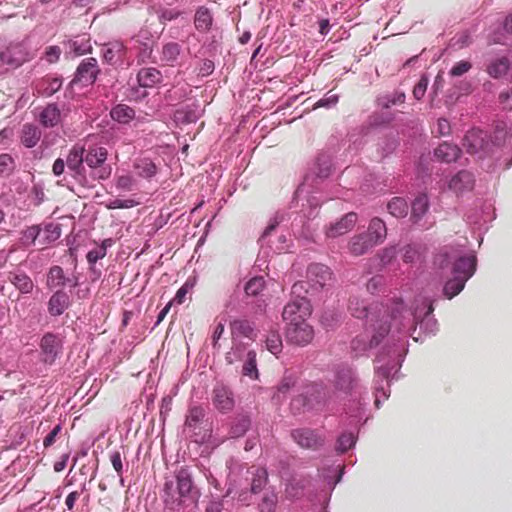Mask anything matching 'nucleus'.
I'll return each instance as SVG.
<instances>
[{
    "label": "nucleus",
    "instance_id": "1",
    "mask_svg": "<svg viewBox=\"0 0 512 512\" xmlns=\"http://www.w3.org/2000/svg\"><path fill=\"white\" fill-rule=\"evenodd\" d=\"M164 503L171 510H177L187 501L196 502L198 491L192 480V473L183 466L175 471V481L164 484Z\"/></svg>",
    "mask_w": 512,
    "mask_h": 512
},
{
    "label": "nucleus",
    "instance_id": "2",
    "mask_svg": "<svg viewBox=\"0 0 512 512\" xmlns=\"http://www.w3.org/2000/svg\"><path fill=\"white\" fill-rule=\"evenodd\" d=\"M453 260L452 273L454 276H467L471 278L476 270L477 258L475 255L461 256L454 249H445L435 257V263L441 268Z\"/></svg>",
    "mask_w": 512,
    "mask_h": 512
},
{
    "label": "nucleus",
    "instance_id": "3",
    "mask_svg": "<svg viewBox=\"0 0 512 512\" xmlns=\"http://www.w3.org/2000/svg\"><path fill=\"white\" fill-rule=\"evenodd\" d=\"M108 151L105 147L93 145L87 150L84 148V163L90 169V178L106 180L111 176L112 167L106 164Z\"/></svg>",
    "mask_w": 512,
    "mask_h": 512
},
{
    "label": "nucleus",
    "instance_id": "4",
    "mask_svg": "<svg viewBox=\"0 0 512 512\" xmlns=\"http://www.w3.org/2000/svg\"><path fill=\"white\" fill-rule=\"evenodd\" d=\"M84 146L75 144L66 156V165L72 176L82 184H88L86 168L84 166Z\"/></svg>",
    "mask_w": 512,
    "mask_h": 512
},
{
    "label": "nucleus",
    "instance_id": "5",
    "mask_svg": "<svg viewBox=\"0 0 512 512\" xmlns=\"http://www.w3.org/2000/svg\"><path fill=\"white\" fill-rule=\"evenodd\" d=\"M63 341L59 335L46 333L40 341L41 360L48 365L55 363L62 354Z\"/></svg>",
    "mask_w": 512,
    "mask_h": 512
},
{
    "label": "nucleus",
    "instance_id": "6",
    "mask_svg": "<svg viewBox=\"0 0 512 512\" xmlns=\"http://www.w3.org/2000/svg\"><path fill=\"white\" fill-rule=\"evenodd\" d=\"M311 314L310 303L305 298H299L289 302L283 309V320L289 326L292 323L305 321Z\"/></svg>",
    "mask_w": 512,
    "mask_h": 512
},
{
    "label": "nucleus",
    "instance_id": "7",
    "mask_svg": "<svg viewBox=\"0 0 512 512\" xmlns=\"http://www.w3.org/2000/svg\"><path fill=\"white\" fill-rule=\"evenodd\" d=\"M29 60V54L22 43H10L0 52L2 64L11 68H17Z\"/></svg>",
    "mask_w": 512,
    "mask_h": 512
},
{
    "label": "nucleus",
    "instance_id": "8",
    "mask_svg": "<svg viewBox=\"0 0 512 512\" xmlns=\"http://www.w3.org/2000/svg\"><path fill=\"white\" fill-rule=\"evenodd\" d=\"M99 72L100 69L98 67L97 60L92 57L85 58L77 67L72 82L75 84L80 83L83 86L92 85L95 82Z\"/></svg>",
    "mask_w": 512,
    "mask_h": 512
},
{
    "label": "nucleus",
    "instance_id": "9",
    "mask_svg": "<svg viewBox=\"0 0 512 512\" xmlns=\"http://www.w3.org/2000/svg\"><path fill=\"white\" fill-rule=\"evenodd\" d=\"M211 399L213 406L221 413L231 412L235 406L233 392L221 383L214 386Z\"/></svg>",
    "mask_w": 512,
    "mask_h": 512
},
{
    "label": "nucleus",
    "instance_id": "10",
    "mask_svg": "<svg viewBox=\"0 0 512 512\" xmlns=\"http://www.w3.org/2000/svg\"><path fill=\"white\" fill-rule=\"evenodd\" d=\"M313 336V328L306 322V320L299 323H292L287 326L286 329V337L288 341L297 345H307L311 342Z\"/></svg>",
    "mask_w": 512,
    "mask_h": 512
},
{
    "label": "nucleus",
    "instance_id": "11",
    "mask_svg": "<svg viewBox=\"0 0 512 512\" xmlns=\"http://www.w3.org/2000/svg\"><path fill=\"white\" fill-rule=\"evenodd\" d=\"M307 277L312 287L314 288H324L331 286L333 283V277L330 268L319 263L309 265L307 270Z\"/></svg>",
    "mask_w": 512,
    "mask_h": 512
},
{
    "label": "nucleus",
    "instance_id": "12",
    "mask_svg": "<svg viewBox=\"0 0 512 512\" xmlns=\"http://www.w3.org/2000/svg\"><path fill=\"white\" fill-rule=\"evenodd\" d=\"M390 325L387 321H383L378 327L374 328L375 333L372 335L369 342L366 341V336H358L352 340L351 346L355 351H365L368 348H373L379 345L382 339L388 334Z\"/></svg>",
    "mask_w": 512,
    "mask_h": 512
},
{
    "label": "nucleus",
    "instance_id": "13",
    "mask_svg": "<svg viewBox=\"0 0 512 512\" xmlns=\"http://www.w3.org/2000/svg\"><path fill=\"white\" fill-rule=\"evenodd\" d=\"M293 439L305 449L316 450L324 444V437L309 428L296 429L292 432Z\"/></svg>",
    "mask_w": 512,
    "mask_h": 512
},
{
    "label": "nucleus",
    "instance_id": "14",
    "mask_svg": "<svg viewBox=\"0 0 512 512\" xmlns=\"http://www.w3.org/2000/svg\"><path fill=\"white\" fill-rule=\"evenodd\" d=\"M488 144L487 134L479 129L469 130L463 140V146L470 154H477L481 151H485Z\"/></svg>",
    "mask_w": 512,
    "mask_h": 512
},
{
    "label": "nucleus",
    "instance_id": "15",
    "mask_svg": "<svg viewBox=\"0 0 512 512\" xmlns=\"http://www.w3.org/2000/svg\"><path fill=\"white\" fill-rule=\"evenodd\" d=\"M335 388L344 392L350 393L357 385V378L353 369L349 366H340L336 370Z\"/></svg>",
    "mask_w": 512,
    "mask_h": 512
},
{
    "label": "nucleus",
    "instance_id": "16",
    "mask_svg": "<svg viewBox=\"0 0 512 512\" xmlns=\"http://www.w3.org/2000/svg\"><path fill=\"white\" fill-rule=\"evenodd\" d=\"M62 87V79L54 75H46L34 82L36 93L43 97H50Z\"/></svg>",
    "mask_w": 512,
    "mask_h": 512
},
{
    "label": "nucleus",
    "instance_id": "17",
    "mask_svg": "<svg viewBox=\"0 0 512 512\" xmlns=\"http://www.w3.org/2000/svg\"><path fill=\"white\" fill-rule=\"evenodd\" d=\"M357 214L349 212L344 215L339 221L332 223L326 229V235L331 238L339 237L346 234L355 226L357 222Z\"/></svg>",
    "mask_w": 512,
    "mask_h": 512
},
{
    "label": "nucleus",
    "instance_id": "18",
    "mask_svg": "<svg viewBox=\"0 0 512 512\" xmlns=\"http://www.w3.org/2000/svg\"><path fill=\"white\" fill-rule=\"evenodd\" d=\"M38 121L44 127H55L61 123L62 114L59 107L52 103L42 108L38 113Z\"/></svg>",
    "mask_w": 512,
    "mask_h": 512
},
{
    "label": "nucleus",
    "instance_id": "19",
    "mask_svg": "<svg viewBox=\"0 0 512 512\" xmlns=\"http://www.w3.org/2000/svg\"><path fill=\"white\" fill-rule=\"evenodd\" d=\"M365 234L374 246L379 245L387 236L386 224L380 218L375 217L371 219L368 230Z\"/></svg>",
    "mask_w": 512,
    "mask_h": 512
},
{
    "label": "nucleus",
    "instance_id": "20",
    "mask_svg": "<svg viewBox=\"0 0 512 512\" xmlns=\"http://www.w3.org/2000/svg\"><path fill=\"white\" fill-rule=\"evenodd\" d=\"M70 306L68 294L62 290L56 291L48 301V312L52 316H60Z\"/></svg>",
    "mask_w": 512,
    "mask_h": 512
},
{
    "label": "nucleus",
    "instance_id": "21",
    "mask_svg": "<svg viewBox=\"0 0 512 512\" xmlns=\"http://www.w3.org/2000/svg\"><path fill=\"white\" fill-rule=\"evenodd\" d=\"M103 59L111 65L122 62L125 56V47L121 42H110L102 49Z\"/></svg>",
    "mask_w": 512,
    "mask_h": 512
},
{
    "label": "nucleus",
    "instance_id": "22",
    "mask_svg": "<svg viewBox=\"0 0 512 512\" xmlns=\"http://www.w3.org/2000/svg\"><path fill=\"white\" fill-rule=\"evenodd\" d=\"M161 72L154 67H146L139 70L137 81L141 87L152 88L162 82Z\"/></svg>",
    "mask_w": 512,
    "mask_h": 512
},
{
    "label": "nucleus",
    "instance_id": "23",
    "mask_svg": "<svg viewBox=\"0 0 512 512\" xmlns=\"http://www.w3.org/2000/svg\"><path fill=\"white\" fill-rule=\"evenodd\" d=\"M474 183L472 173L468 171H460L449 182V188L455 193H461L465 190L471 189Z\"/></svg>",
    "mask_w": 512,
    "mask_h": 512
},
{
    "label": "nucleus",
    "instance_id": "24",
    "mask_svg": "<svg viewBox=\"0 0 512 512\" xmlns=\"http://www.w3.org/2000/svg\"><path fill=\"white\" fill-rule=\"evenodd\" d=\"M373 247L368 236L363 233L353 236L348 243V250L354 256L363 255Z\"/></svg>",
    "mask_w": 512,
    "mask_h": 512
},
{
    "label": "nucleus",
    "instance_id": "25",
    "mask_svg": "<svg viewBox=\"0 0 512 512\" xmlns=\"http://www.w3.org/2000/svg\"><path fill=\"white\" fill-rule=\"evenodd\" d=\"M460 152L458 146L443 142L435 149L434 154L439 160L450 163L458 159Z\"/></svg>",
    "mask_w": 512,
    "mask_h": 512
},
{
    "label": "nucleus",
    "instance_id": "26",
    "mask_svg": "<svg viewBox=\"0 0 512 512\" xmlns=\"http://www.w3.org/2000/svg\"><path fill=\"white\" fill-rule=\"evenodd\" d=\"M61 236V227L59 224L48 223L43 229L40 228L39 246H45L55 242Z\"/></svg>",
    "mask_w": 512,
    "mask_h": 512
},
{
    "label": "nucleus",
    "instance_id": "27",
    "mask_svg": "<svg viewBox=\"0 0 512 512\" xmlns=\"http://www.w3.org/2000/svg\"><path fill=\"white\" fill-rule=\"evenodd\" d=\"M230 330L232 338L245 337L253 340L256 337L253 326L247 320H233L230 323Z\"/></svg>",
    "mask_w": 512,
    "mask_h": 512
},
{
    "label": "nucleus",
    "instance_id": "28",
    "mask_svg": "<svg viewBox=\"0 0 512 512\" xmlns=\"http://www.w3.org/2000/svg\"><path fill=\"white\" fill-rule=\"evenodd\" d=\"M133 168L136 174L144 179H151L158 172L156 164L149 158L135 160Z\"/></svg>",
    "mask_w": 512,
    "mask_h": 512
},
{
    "label": "nucleus",
    "instance_id": "29",
    "mask_svg": "<svg viewBox=\"0 0 512 512\" xmlns=\"http://www.w3.org/2000/svg\"><path fill=\"white\" fill-rule=\"evenodd\" d=\"M21 143L27 148H33L41 138V131L33 124H24L21 130Z\"/></svg>",
    "mask_w": 512,
    "mask_h": 512
},
{
    "label": "nucleus",
    "instance_id": "30",
    "mask_svg": "<svg viewBox=\"0 0 512 512\" xmlns=\"http://www.w3.org/2000/svg\"><path fill=\"white\" fill-rule=\"evenodd\" d=\"M467 276H454L449 279L443 288V293L448 299H452L458 295L465 287Z\"/></svg>",
    "mask_w": 512,
    "mask_h": 512
},
{
    "label": "nucleus",
    "instance_id": "31",
    "mask_svg": "<svg viewBox=\"0 0 512 512\" xmlns=\"http://www.w3.org/2000/svg\"><path fill=\"white\" fill-rule=\"evenodd\" d=\"M111 118L119 123L127 124L135 117V111L126 104H118L110 112Z\"/></svg>",
    "mask_w": 512,
    "mask_h": 512
},
{
    "label": "nucleus",
    "instance_id": "32",
    "mask_svg": "<svg viewBox=\"0 0 512 512\" xmlns=\"http://www.w3.org/2000/svg\"><path fill=\"white\" fill-rule=\"evenodd\" d=\"M213 18L208 8L199 7L195 13L194 24L198 31L207 32L212 26Z\"/></svg>",
    "mask_w": 512,
    "mask_h": 512
},
{
    "label": "nucleus",
    "instance_id": "33",
    "mask_svg": "<svg viewBox=\"0 0 512 512\" xmlns=\"http://www.w3.org/2000/svg\"><path fill=\"white\" fill-rule=\"evenodd\" d=\"M9 280L21 293H30L33 290V281L24 273H11Z\"/></svg>",
    "mask_w": 512,
    "mask_h": 512
},
{
    "label": "nucleus",
    "instance_id": "34",
    "mask_svg": "<svg viewBox=\"0 0 512 512\" xmlns=\"http://www.w3.org/2000/svg\"><path fill=\"white\" fill-rule=\"evenodd\" d=\"M348 309L355 318L362 319L368 316V305L357 296L350 297Z\"/></svg>",
    "mask_w": 512,
    "mask_h": 512
},
{
    "label": "nucleus",
    "instance_id": "35",
    "mask_svg": "<svg viewBox=\"0 0 512 512\" xmlns=\"http://www.w3.org/2000/svg\"><path fill=\"white\" fill-rule=\"evenodd\" d=\"M204 417L205 410L201 406H193L188 410L185 426L190 429H196Z\"/></svg>",
    "mask_w": 512,
    "mask_h": 512
},
{
    "label": "nucleus",
    "instance_id": "36",
    "mask_svg": "<svg viewBox=\"0 0 512 512\" xmlns=\"http://www.w3.org/2000/svg\"><path fill=\"white\" fill-rule=\"evenodd\" d=\"M181 47L178 43L171 42L163 46L161 60L173 66L180 55Z\"/></svg>",
    "mask_w": 512,
    "mask_h": 512
},
{
    "label": "nucleus",
    "instance_id": "37",
    "mask_svg": "<svg viewBox=\"0 0 512 512\" xmlns=\"http://www.w3.org/2000/svg\"><path fill=\"white\" fill-rule=\"evenodd\" d=\"M66 284L64 271L60 266H53L50 268L47 285L51 288L63 287Z\"/></svg>",
    "mask_w": 512,
    "mask_h": 512
},
{
    "label": "nucleus",
    "instance_id": "38",
    "mask_svg": "<svg viewBox=\"0 0 512 512\" xmlns=\"http://www.w3.org/2000/svg\"><path fill=\"white\" fill-rule=\"evenodd\" d=\"M250 424H251V420L248 416L237 417L231 426L230 436L233 438H238V437L243 436L249 429Z\"/></svg>",
    "mask_w": 512,
    "mask_h": 512
},
{
    "label": "nucleus",
    "instance_id": "39",
    "mask_svg": "<svg viewBox=\"0 0 512 512\" xmlns=\"http://www.w3.org/2000/svg\"><path fill=\"white\" fill-rule=\"evenodd\" d=\"M39 236H40V226L33 225L30 227H27L25 230L22 231L21 235V243L29 247L31 245H39Z\"/></svg>",
    "mask_w": 512,
    "mask_h": 512
},
{
    "label": "nucleus",
    "instance_id": "40",
    "mask_svg": "<svg viewBox=\"0 0 512 512\" xmlns=\"http://www.w3.org/2000/svg\"><path fill=\"white\" fill-rule=\"evenodd\" d=\"M388 211L395 217H404L408 212L407 202L400 197L393 198L387 205Z\"/></svg>",
    "mask_w": 512,
    "mask_h": 512
},
{
    "label": "nucleus",
    "instance_id": "41",
    "mask_svg": "<svg viewBox=\"0 0 512 512\" xmlns=\"http://www.w3.org/2000/svg\"><path fill=\"white\" fill-rule=\"evenodd\" d=\"M509 69V60L506 57H502L493 61L487 68L490 76L494 78L501 77L507 73Z\"/></svg>",
    "mask_w": 512,
    "mask_h": 512
},
{
    "label": "nucleus",
    "instance_id": "42",
    "mask_svg": "<svg viewBox=\"0 0 512 512\" xmlns=\"http://www.w3.org/2000/svg\"><path fill=\"white\" fill-rule=\"evenodd\" d=\"M115 185L118 190L130 192L137 186V181L130 173L117 175L115 178Z\"/></svg>",
    "mask_w": 512,
    "mask_h": 512
},
{
    "label": "nucleus",
    "instance_id": "43",
    "mask_svg": "<svg viewBox=\"0 0 512 512\" xmlns=\"http://www.w3.org/2000/svg\"><path fill=\"white\" fill-rule=\"evenodd\" d=\"M428 198L426 195H420L418 196L414 202L412 203V213L411 217L414 219V221H418L428 210Z\"/></svg>",
    "mask_w": 512,
    "mask_h": 512
},
{
    "label": "nucleus",
    "instance_id": "44",
    "mask_svg": "<svg viewBox=\"0 0 512 512\" xmlns=\"http://www.w3.org/2000/svg\"><path fill=\"white\" fill-rule=\"evenodd\" d=\"M243 374L253 379H256L258 377V370L256 365V352L253 350L247 352L243 365Z\"/></svg>",
    "mask_w": 512,
    "mask_h": 512
},
{
    "label": "nucleus",
    "instance_id": "45",
    "mask_svg": "<svg viewBox=\"0 0 512 512\" xmlns=\"http://www.w3.org/2000/svg\"><path fill=\"white\" fill-rule=\"evenodd\" d=\"M267 483V472L263 468H257L253 474L251 483V492L259 493Z\"/></svg>",
    "mask_w": 512,
    "mask_h": 512
},
{
    "label": "nucleus",
    "instance_id": "46",
    "mask_svg": "<svg viewBox=\"0 0 512 512\" xmlns=\"http://www.w3.org/2000/svg\"><path fill=\"white\" fill-rule=\"evenodd\" d=\"M265 286L263 277H254L250 279L245 285V293L248 296H257Z\"/></svg>",
    "mask_w": 512,
    "mask_h": 512
},
{
    "label": "nucleus",
    "instance_id": "47",
    "mask_svg": "<svg viewBox=\"0 0 512 512\" xmlns=\"http://www.w3.org/2000/svg\"><path fill=\"white\" fill-rule=\"evenodd\" d=\"M294 386V381L291 377H284L279 385L277 386L276 393L273 396V399L277 402L282 401L285 395L290 391V389Z\"/></svg>",
    "mask_w": 512,
    "mask_h": 512
},
{
    "label": "nucleus",
    "instance_id": "48",
    "mask_svg": "<svg viewBox=\"0 0 512 512\" xmlns=\"http://www.w3.org/2000/svg\"><path fill=\"white\" fill-rule=\"evenodd\" d=\"M15 169V161L9 154L0 155V176H8Z\"/></svg>",
    "mask_w": 512,
    "mask_h": 512
},
{
    "label": "nucleus",
    "instance_id": "49",
    "mask_svg": "<svg viewBox=\"0 0 512 512\" xmlns=\"http://www.w3.org/2000/svg\"><path fill=\"white\" fill-rule=\"evenodd\" d=\"M110 240H104L102 245L90 250L87 255V261L89 264H95L98 260L104 258L106 256L107 243Z\"/></svg>",
    "mask_w": 512,
    "mask_h": 512
},
{
    "label": "nucleus",
    "instance_id": "50",
    "mask_svg": "<svg viewBox=\"0 0 512 512\" xmlns=\"http://www.w3.org/2000/svg\"><path fill=\"white\" fill-rule=\"evenodd\" d=\"M266 348L274 355H277L282 350V340L278 333H271L266 339Z\"/></svg>",
    "mask_w": 512,
    "mask_h": 512
},
{
    "label": "nucleus",
    "instance_id": "51",
    "mask_svg": "<svg viewBox=\"0 0 512 512\" xmlns=\"http://www.w3.org/2000/svg\"><path fill=\"white\" fill-rule=\"evenodd\" d=\"M70 49L78 56L83 55L90 51L91 44L89 40L84 38L76 39L70 42Z\"/></svg>",
    "mask_w": 512,
    "mask_h": 512
},
{
    "label": "nucleus",
    "instance_id": "52",
    "mask_svg": "<svg viewBox=\"0 0 512 512\" xmlns=\"http://www.w3.org/2000/svg\"><path fill=\"white\" fill-rule=\"evenodd\" d=\"M355 444V437L353 433H343L338 438V450L341 452H346L350 448H352Z\"/></svg>",
    "mask_w": 512,
    "mask_h": 512
},
{
    "label": "nucleus",
    "instance_id": "53",
    "mask_svg": "<svg viewBox=\"0 0 512 512\" xmlns=\"http://www.w3.org/2000/svg\"><path fill=\"white\" fill-rule=\"evenodd\" d=\"M428 83V77L426 75H422L413 89V96L415 99L421 100L424 97L428 87Z\"/></svg>",
    "mask_w": 512,
    "mask_h": 512
},
{
    "label": "nucleus",
    "instance_id": "54",
    "mask_svg": "<svg viewBox=\"0 0 512 512\" xmlns=\"http://www.w3.org/2000/svg\"><path fill=\"white\" fill-rule=\"evenodd\" d=\"M225 326L224 323L218 322L213 330L211 339H212V346L215 350H220V343L219 340L221 339L222 335L224 334Z\"/></svg>",
    "mask_w": 512,
    "mask_h": 512
},
{
    "label": "nucleus",
    "instance_id": "55",
    "mask_svg": "<svg viewBox=\"0 0 512 512\" xmlns=\"http://www.w3.org/2000/svg\"><path fill=\"white\" fill-rule=\"evenodd\" d=\"M276 501V496L273 494L270 496H264L262 502L259 505L260 512H274Z\"/></svg>",
    "mask_w": 512,
    "mask_h": 512
},
{
    "label": "nucleus",
    "instance_id": "56",
    "mask_svg": "<svg viewBox=\"0 0 512 512\" xmlns=\"http://www.w3.org/2000/svg\"><path fill=\"white\" fill-rule=\"evenodd\" d=\"M472 65L468 61H459L457 62L450 70V75L454 77H459L471 69Z\"/></svg>",
    "mask_w": 512,
    "mask_h": 512
},
{
    "label": "nucleus",
    "instance_id": "57",
    "mask_svg": "<svg viewBox=\"0 0 512 512\" xmlns=\"http://www.w3.org/2000/svg\"><path fill=\"white\" fill-rule=\"evenodd\" d=\"M136 205H138V202H136L133 199H125V200L115 199L110 202V204L108 205V208L109 209H127V208H132Z\"/></svg>",
    "mask_w": 512,
    "mask_h": 512
},
{
    "label": "nucleus",
    "instance_id": "58",
    "mask_svg": "<svg viewBox=\"0 0 512 512\" xmlns=\"http://www.w3.org/2000/svg\"><path fill=\"white\" fill-rule=\"evenodd\" d=\"M62 426L60 424L56 425L50 433L44 438L43 446L45 448L51 447L55 442L58 434L61 432Z\"/></svg>",
    "mask_w": 512,
    "mask_h": 512
},
{
    "label": "nucleus",
    "instance_id": "59",
    "mask_svg": "<svg viewBox=\"0 0 512 512\" xmlns=\"http://www.w3.org/2000/svg\"><path fill=\"white\" fill-rule=\"evenodd\" d=\"M384 285V279L382 276H374L372 277L366 284L367 290L370 293H375L380 290V288Z\"/></svg>",
    "mask_w": 512,
    "mask_h": 512
},
{
    "label": "nucleus",
    "instance_id": "60",
    "mask_svg": "<svg viewBox=\"0 0 512 512\" xmlns=\"http://www.w3.org/2000/svg\"><path fill=\"white\" fill-rule=\"evenodd\" d=\"M192 286L188 282L184 283L176 292L175 297L171 301L173 303L182 304L185 301L186 295Z\"/></svg>",
    "mask_w": 512,
    "mask_h": 512
},
{
    "label": "nucleus",
    "instance_id": "61",
    "mask_svg": "<svg viewBox=\"0 0 512 512\" xmlns=\"http://www.w3.org/2000/svg\"><path fill=\"white\" fill-rule=\"evenodd\" d=\"M419 256L417 249L411 245L404 247L403 260L406 263L414 262Z\"/></svg>",
    "mask_w": 512,
    "mask_h": 512
},
{
    "label": "nucleus",
    "instance_id": "62",
    "mask_svg": "<svg viewBox=\"0 0 512 512\" xmlns=\"http://www.w3.org/2000/svg\"><path fill=\"white\" fill-rule=\"evenodd\" d=\"M450 130H451L450 123L447 119H444V118L438 119L436 133L439 136L448 135L450 133Z\"/></svg>",
    "mask_w": 512,
    "mask_h": 512
},
{
    "label": "nucleus",
    "instance_id": "63",
    "mask_svg": "<svg viewBox=\"0 0 512 512\" xmlns=\"http://www.w3.org/2000/svg\"><path fill=\"white\" fill-rule=\"evenodd\" d=\"M110 460H111L112 466L115 469V471L117 472V474L119 476H121L122 470H123V465H122V459H121L120 452L116 451V452L112 453L110 456Z\"/></svg>",
    "mask_w": 512,
    "mask_h": 512
},
{
    "label": "nucleus",
    "instance_id": "64",
    "mask_svg": "<svg viewBox=\"0 0 512 512\" xmlns=\"http://www.w3.org/2000/svg\"><path fill=\"white\" fill-rule=\"evenodd\" d=\"M66 162L62 158H57L52 166V172L55 176H61L65 171Z\"/></svg>",
    "mask_w": 512,
    "mask_h": 512
}]
</instances>
